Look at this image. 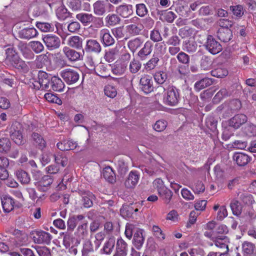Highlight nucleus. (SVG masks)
<instances>
[{"mask_svg": "<svg viewBox=\"0 0 256 256\" xmlns=\"http://www.w3.org/2000/svg\"><path fill=\"white\" fill-rule=\"evenodd\" d=\"M164 98V104L169 106H176L180 100V90L174 86H168Z\"/></svg>", "mask_w": 256, "mask_h": 256, "instance_id": "f257e3e1", "label": "nucleus"}, {"mask_svg": "<svg viewBox=\"0 0 256 256\" xmlns=\"http://www.w3.org/2000/svg\"><path fill=\"white\" fill-rule=\"evenodd\" d=\"M229 238L226 236H218L214 240L215 246L218 248V256H228Z\"/></svg>", "mask_w": 256, "mask_h": 256, "instance_id": "f03ea898", "label": "nucleus"}, {"mask_svg": "<svg viewBox=\"0 0 256 256\" xmlns=\"http://www.w3.org/2000/svg\"><path fill=\"white\" fill-rule=\"evenodd\" d=\"M60 75L64 81L68 84H75L80 78L78 72L70 68L62 70L60 72Z\"/></svg>", "mask_w": 256, "mask_h": 256, "instance_id": "7ed1b4c3", "label": "nucleus"}, {"mask_svg": "<svg viewBox=\"0 0 256 256\" xmlns=\"http://www.w3.org/2000/svg\"><path fill=\"white\" fill-rule=\"evenodd\" d=\"M204 46L209 52L212 54H218L222 49L221 44L211 35L207 36L206 41Z\"/></svg>", "mask_w": 256, "mask_h": 256, "instance_id": "20e7f679", "label": "nucleus"}, {"mask_svg": "<svg viewBox=\"0 0 256 256\" xmlns=\"http://www.w3.org/2000/svg\"><path fill=\"white\" fill-rule=\"evenodd\" d=\"M42 40L50 50L58 48L60 45V40L56 35L50 34L44 35L42 37Z\"/></svg>", "mask_w": 256, "mask_h": 256, "instance_id": "39448f33", "label": "nucleus"}, {"mask_svg": "<svg viewBox=\"0 0 256 256\" xmlns=\"http://www.w3.org/2000/svg\"><path fill=\"white\" fill-rule=\"evenodd\" d=\"M52 77L45 72L40 70L38 74V81L36 84H34L36 88L42 90L48 89L49 88V84Z\"/></svg>", "mask_w": 256, "mask_h": 256, "instance_id": "423d86ee", "label": "nucleus"}, {"mask_svg": "<svg viewBox=\"0 0 256 256\" xmlns=\"http://www.w3.org/2000/svg\"><path fill=\"white\" fill-rule=\"evenodd\" d=\"M140 18L134 16L130 20V22L134 23L126 26L128 32L132 36L140 34L144 28L143 26L140 24Z\"/></svg>", "mask_w": 256, "mask_h": 256, "instance_id": "0eeeda50", "label": "nucleus"}, {"mask_svg": "<svg viewBox=\"0 0 256 256\" xmlns=\"http://www.w3.org/2000/svg\"><path fill=\"white\" fill-rule=\"evenodd\" d=\"M32 238L35 244L48 245L50 243L52 236L49 232L40 230L36 232Z\"/></svg>", "mask_w": 256, "mask_h": 256, "instance_id": "6e6552de", "label": "nucleus"}, {"mask_svg": "<svg viewBox=\"0 0 256 256\" xmlns=\"http://www.w3.org/2000/svg\"><path fill=\"white\" fill-rule=\"evenodd\" d=\"M99 34L100 42L104 47L111 46L115 44L116 40L108 29H102L100 30Z\"/></svg>", "mask_w": 256, "mask_h": 256, "instance_id": "1a4fd4ad", "label": "nucleus"}, {"mask_svg": "<svg viewBox=\"0 0 256 256\" xmlns=\"http://www.w3.org/2000/svg\"><path fill=\"white\" fill-rule=\"evenodd\" d=\"M248 121V117L242 114H235L232 118L228 120V124L230 126L235 130L239 128L242 126L246 124Z\"/></svg>", "mask_w": 256, "mask_h": 256, "instance_id": "9d476101", "label": "nucleus"}, {"mask_svg": "<svg viewBox=\"0 0 256 256\" xmlns=\"http://www.w3.org/2000/svg\"><path fill=\"white\" fill-rule=\"evenodd\" d=\"M62 52L65 57L71 62H75L80 60L82 58V55L80 52H77L73 48H72L67 46L63 48Z\"/></svg>", "mask_w": 256, "mask_h": 256, "instance_id": "9b49d317", "label": "nucleus"}, {"mask_svg": "<svg viewBox=\"0 0 256 256\" xmlns=\"http://www.w3.org/2000/svg\"><path fill=\"white\" fill-rule=\"evenodd\" d=\"M140 88L144 92L148 94L154 90L152 78L148 75L142 76L140 80Z\"/></svg>", "mask_w": 256, "mask_h": 256, "instance_id": "f8f14e48", "label": "nucleus"}, {"mask_svg": "<svg viewBox=\"0 0 256 256\" xmlns=\"http://www.w3.org/2000/svg\"><path fill=\"white\" fill-rule=\"evenodd\" d=\"M243 256H256V246L254 244L248 240L242 244Z\"/></svg>", "mask_w": 256, "mask_h": 256, "instance_id": "ddd939ff", "label": "nucleus"}, {"mask_svg": "<svg viewBox=\"0 0 256 256\" xmlns=\"http://www.w3.org/2000/svg\"><path fill=\"white\" fill-rule=\"evenodd\" d=\"M84 50L87 52L99 54L102 51V46L97 40L89 39L86 40Z\"/></svg>", "mask_w": 256, "mask_h": 256, "instance_id": "4468645a", "label": "nucleus"}, {"mask_svg": "<svg viewBox=\"0 0 256 256\" xmlns=\"http://www.w3.org/2000/svg\"><path fill=\"white\" fill-rule=\"evenodd\" d=\"M116 248L113 256H126L128 251V244L121 238L117 240Z\"/></svg>", "mask_w": 256, "mask_h": 256, "instance_id": "2eb2a0df", "label": "nucleus"}, {"mask_svg": "<svg viewBox=\"0 0 256 256\" xmlns=\"http://www.w3.org/2000/svg\"><path fill=\"white\" fill-rule=\"evenodd\" d=\"M32 144L38 149L42 150L46 146V143L43 137L39 134L32 132L30 139Z\"/></svg>", "mask_w": 256, "mask_h": 256, "instance_id": "dca6fc26", "label": "nucleus"}, {"mask_svg": "<svg viewBox=\"0 0 256 256\" xmlns=\"http://www.w3.org/2000/svg\"><path fill=\"white\" fill-rule=\"evenodd\" d=\"M82 204L85 208H90L93 205L92 200L94 198V194L88 190L82 191Z\"/></svg>", "mask_w": 256, "mask_h": 256, "instance_id": "f3484780", "label": "nucleus"}, {"mask_svg": "<svg viewBox=\"0 0 256 256\" xmlns=\"http://www.w3.org/2000/svg\"><path fill=\"white\" fill-rule=\"evenodd\" d=\"M111 5L108 1L97 0L93 4L94 12L96 15L102 16L104 15L108 5Z\"/></svg>", "mask_w": 256, "mask_h": 256, "instance_id": "a211bd4d", "label": "nucleus"}, {"mask_svg": "<svg viewBox=\"0 0 256 256\" xmlns=\"http://www.w3.org/2000/svg\"><path fill=\"white\" fill-rule=\"evenodd\" d=\"M232 158L236 164L240 166H245L252 160L250 156L243 152H235Z\"/></svg>", "mask_w": 256, "mask_h": 256, "instance_id": "6ab92c4d", "label": "nucleus"}, {"mask_svg": "<svg viewBox=\"0 0 256 256\" xmlns=\"http://www.w3.org/2000/svg\"><path fill=\"white\" fill-rule=\"evenodd\" d=\"M84 38L78 36H73L70 37L67 40L68 47L75 50L82 48Z\"/></svg>", "mask_w": 256, "mask_h": 256, "instance_id": "aec40b11", "label": "nucleus"}, {"mask_svg": "<svg viewBox=\"0 0 256 256\" xmlns=\"http://www.w3.org/2000/svg\"><path fill=\"white\" fill-rule=\"evenodd\" d=\"M153 44L152 42L148 40L145 42L144 46L138 52V56L141 60H146L148 56L152 53Z\"/></svg>", "mask_w": 256, "mask_h": 256, "instance_id": "412c9836", "label": "nucleus"}, {"mask_svg": "<svg viewBox=\"0 0 256 256\" xmlns=\"http://www.w3.org/2000/svg\"><path fill=\"white\" fill-rule=\"evenodd\" d=\"M56 146L62 151L73 150L78 146V144L72 140H64L58 142Z\"/></svg>", "mask_w": 256, "mask_h": 256, "instance_id": "4be33fe9", "label": "nucleus"}, {"mask_svg": "<svg viewBox=\"0 0 256 256\" xmlns=\"http://www.w3.org/2000/svg\"><path fill=\"white\" fill-rule=\"evenodd\" d=\"M139 178L140 176L136 171H131L128 178L125 180V186L128 188H134L137 184Z\"/></svg>", "mask_w": 256, "mask_h": 256, "instance_id": "5701e85b", "label": "nucleus"}, {"mask_svg": "<svg viewBox=\"0 0 256 256\" xmlns=\"http://www.w3.org/2000/svg\"><path fill=\"white\" fill-rule=\"evenodd\" d=\"M217 36L221 42H228L232 37V32L228 28H220L217 32Z\"/></svg>", "mask_w": 256, "mask_h": 256, "instance_id": "b1692460", "label": "nucleus"}, {"mask_svg": "<svg viewBox=\"0 0 256 256\" xmlns=\"http://www.w3.org/2000/svg\"><path fill=\"white\" fill-rule=\"evenodd\" d=\"M110 67V64L106 66L104 65V64H100L95 66L94 70L96 74L98 76L102 78H106L110 75V70L109 68Z\"/></svg>", "mask_w": 256, "mask_h": 256, "instance_id": "393cba45", "label": "nucleus"}, {"mask_svg": "<svg viewBox=\"0 0 256 256\" xmlns=\"http://www.w3.org/2000/svg\"><path fill=\"white\" fill-rule=\"evenodd\" d=\"M99 248L98 244L88 240L84 244L82 256H89V253L94 252Z\"/></svg>", "mask_w": 256, "mask_h": 256, "instance_id": "a878e982", "label": "nucleus"}, {"mask_svg": "<svg viewBox=\"0 0 256 256\" xmlns=\"http://www.w3.org/2000/svg\"><path fill=\"white\" fill-rule=\"evenodd\" d=\"M116 12L122 17L126 18L133 14V7L132 4H122L116 8Z\"/></svg>", "mask_w": 256, "mask_h": 256, "instance_id": "bb28decb", "label": "nucleus"}, {"mask_svg": "<svg viewBox=\"0 0 256 256\" xmlns=\"http://www.w3.org/2000/svg\"><path fill=\"white\" fill-rule=\"evenodd\" d=\"M38 32L34 28H26L20 30L19 32V36L21 38L30 40L36 37Z\"/></svg>", "mask_w": 256, "mask_h": 256, "instance_id": "cd10ccee", "label": "nucleus"}, {"mask_svg": "<svg viewBox=\"0 0 256 256\" xmlns=\"http://www.w3.org/2000/svg\"><path fill=\"white\" fill-rule=\"evenodd\" d=\"M115 244V238L114 236H110L104 243L101 250L102 252L106 254H110L112 252Z\"/></svg>", "mask_w": 256, "mask_h": 256, "instance_id": "c85d7f7f", "label": "nucleus"}, {"mask_svg": "<svg viewBox=\"0 0 256 256\" xmlns=\"http://www.w3.org/2000/svg\"><path fill=\"white\" fill-rule=\"evenodd\" d=\"M120 50L118 47L109 48L106 50L104 55V60L108 62H114L119 56Z\"/></svg>", "mask_w": 256, "mask_h": 256, "instance_id": "c756f323", "label": "nucleus"}, {"mask_svg": "<svg viewBox=\"0 0 256 256\" xmlns=\"http://www.w3.org/2000/svg\"><path fill=\"white\" fill-rule=\"evenodd\" d=\"M144 240L142 230L136 229L134 234L133 244L137 249L140 250L142 248Z\"/></svg>", "mask_w": 256, "mask_h": 256, "instance_id": "7c9ffc66", "label": "nucleus"}, {"mask_svg": "<svg viewBox=\"0 0 256 256\" xmlns=\"http://www.w3.org/2000/svg\"><path fill=\"white\" fill-rule=\"evenodd\" d=\"M102 174L104 178L108 182L113 184L116 182V174L110 166L105 167L102 170Z\"/></svg>", "mask_w": 256, "mask_h": 256, "instance_id": "2f4dec72", "label": "nucleus"}, {"mask_svg": "<svg viewBox=\"0 0 256 256\" xmlns=\"http://www.w3.org/2000/svg\"><path fill=\"white\" fill-rule=\"evenodd\" d=\"M76 18L80 20L84 26H87L94 21L95 17L91 14L80 13L76 14Z\"/></svg>", "mask_w": 256, "mask_h": 256, "instance_id": "473e14b6", "label": "nucleus"}, {"mask_svg": "<svg viewBox=\"0 0 256 256\" xmlns=\"http://www.w3.org/2000/svg\"><path fill=\"white\" fill-rule=\"evenodd\" d=\"M128 62H116L112 69L113 73L116 75L124 74L127 70Z\"/></svg>", "mask_w": 256, "mask_h": 256, "instance_id": "72a5a7b5", "label": "nucleus"}, {"mask_svg": "<svg viewBox=\"0 0 256 256\" xmlns=\"http://www.w3.org/2000/svg\"><path fill=\"white\" fill-rule=\"evenodd\" d=\"M7 60L10 62L12 66L15 68L23 70L27 68V66L25 62L21 60L17 55L12 56Z\"/></svg>", "mask_w": 256, "mask_h": 256, "instance_id": "f704fd0d", "label": "nucleus"}, {"mask_svg": "<svg viewBox=\"0 0 256 256\" xmlns=\"http://www.w3.org/2000/svg\"><path fill=\"white\" fill-rule=\"evenodd\" d=\"M52 88L57 92L62 91L64 87V84L62 80L58 76H52L50 80Z\"/></svg>", "mask_w": 256, "mask_h": 256, "instance_id": "c9c22d12", "label": "nucleus"}, {"mask_svg": "<svg viewBox=\"0 0 256 256\" xmlns=\"http://www.w3.org/2000/svg\"><path fill=\"white\" fill-rule=\"evenodd\" d=\"M14 200L10 196H5L2 199V204L4 210L9 212L14 208Z\"/></svg>", "mask_w": 256, "mask_h": 256, "instance_id": "e433bc0d", "label": "nucleus"}, {"mask_svg": "<svg viewBox=\"0 0 256 256\" xmlns=\"http://www.w3.org/2000/svg\"><path fill=\"white\" fill-rule=\"evenodd\" d=\"M213 80L212 78H204L202 80L196 82L194 84V89L196 90L199 92L211 84H212Z\"/></svg>", "mask_w": 256, "mask_h": 256, "instance_id": "4c0bfd02", "label": "nucleus"}, {"mask_svg": "<svg viewBox=\"0 0 256 256\" xmlns=\"http://www.w3.org/2000/svg\"><path fill=\"white\" fill-rule=\"evenodd\" d=\"M160 20L169 23H172L176 18V14L172 11L168 10H162L160 12Z\"/></svg>", "mask_w": 256, "mask_h": 256, "instance_id": "58836bf2", "label": "nucleus"}, {"mask_svg": "<svg viewBox=\"0 0 256 256\" xmlns=\"http://www.w3.org/2000/svg\"><path fill=\"white\" fill-rule=\"evenodd\" d=\"M16 174L17 179L22 184H28L30 181V174L26 172L24 170H18L16 172Z\"/></svg>", "mask_w": 256, "mask_h": 256, "instance_id": "ea45409f", "label": "nucleus"}, {"mask_svg": "<svg viewBox=\"0 0 256 256\" xmlns=\"http://www.w3.org/2000/svg\"><path fill=\"white\" fill-rule=\"evenodd\" d=\"M120 22V18L116 14H109L105 18L106 26L108 27L115 26Z\"/></svg>", "mask_w": 256, "mask_h": 256, "instance_id": "a19ab883", "label": "nucleus"}, {"mask_svg": "<svg viewBox=\"0 0 256 256\" xmlns=\"http://www.w3.org/2000/svg\"><path fill=\"white\" fill-rule=\"evenodd\" d=\"M158 194L160 198L166 204H168L170 202L173 196L172 192L167 188H164V189L158 192Z\"/></svg>", "mask_w": 256, "mask_h": 256, "instance_id": "79ce46f5", "label": "nucleus"}, {"mask_svg": "<svg viewBox=\"0 0 256 256\" xmlns=\"http://www.w3.org/2000/svg\"><path fill=\"white\" fill-rule=\"evenodd\" d=\"M159 61V57L156 54H154L152 57L144 64V68L146 72L152 70L157 66Z\"/></svg>", "mask_w": 256, "mask_h": 256, "instance_id": "37998d69", "label": "nucleus"}, {"mask_svg": "<svg viewBox=\"0 0 256 256\" xmlns=\"http://www.w3.org/2000/svg\"><path fill=\"white\" fill-rule=\"evenodd\" d=\"M63 238V244L66 248L70 247L71 246L76 244L79 245L80 241L68 234H64Z\"/></svg>", "mask_w": 256, "mask_h": 256, "instance_id": "c03bdc74", "label": "nucleus"}, {"mask_svg": "<svg viewBox=\"0 0 256 256\" xmlns=\"http://www.w3.org/2000/svg\"><path fill=\"white\" fill-rule=\"evenodd\" d=\"M56 15L59 20H64L70 16V12L64 5H61L56 9Z\"/></svg>", "mask_w": 256, "mask_h": 256, "instance_id": "a18cd8bd", "label": "nucleus"}, {"mask_svg": "<svg viewBox=\"0 0 256 256\" xmlns=\"http://www.w3.org/2000/svg\"><path fill=\"white\" fill-rule=\"evenodd\" d=\"M76 233L78 236L84 238L88 234V222L84 220L76 228Z\"/></svg>", "mask_w": 256, "mask_h": 256, "instance_id": "49530a36", "label": "nucleus"}, {"mask_svg": "<svg viewBox=\"0 0 256 256\" xmlns=\"http://www.w3.org/2000/svg\"><path fill=\"white\" fill-rule=\"evenodd\" d=\"M10 137L14 142L18 145H21L24 144L22 136L20 130H11Z\"/></svg>", "mask_w": 256, "mask_h": 256, "instance_id": "de8ad7c7", "label": "nucleus"}, {"mask_svg": "<svg viewBox=\"0 0 256 256\" xmlns=\"http://www.w3.org/2000/svg\"><path fill=\"white\" fill-rule=\"evenodd\" d=\"M228 74V70L226 68L222 67L217 68L211 71L212 76L218 78L225 77Z\"/></svg>", "mask_w": 256, "mask_h": 256, "instance_id": "09e8293b", "label": "nucleus"}, {"mask_svg": "<svg viewBox=\"0 0 256 256\" xmlns=\"http://www.w3.org/2000/svg\"><path fill=\"white\" fill-rule=\"evenodd\" d=\"M143 41L139 38H136L133 40H130L128 43V46L132 52H134L137 48H140Z\"/></svg>", "mask_w": 256, "mask_h": 256, "instance_id": "8fccbe9b", "label": "nucleus"}, {"mask_svg": "<svg viewBox=\"0 0 256 256\" xmlns=\"http://www.w3.org/2000/svg\"><path fill=\"white\" fill-rule=\"evenodd\" d=\"M136 14L140 17L143 18L148 14V10L145 4H138L136 5Z\"/></svg>", "mask_w": 256, "mask_h": 256, "instance_id": "3c124183", "label": "nucleus"}, {"mask_svg": "<svg viewBox=\"0 0 256 256\" xmlns=\"http://www.w3.org/2000/svg\"><path fill=\"white\" fill-rule=\"evenodd\" d=\"M142 64L139 60L134 58L130 63L129 70L133 74L137 73L141 68Z\"/></svg>", "mask_w": 256, "mask_h": 256, "instance_id": "603ef678", "label": "nucleus"}, {"mask_svg": "<svg viewBox=\"0 0 256 256\" xmlns=\"http://www.w3.org/2000/svg\"><path fill=\"white\" fill-rule=\"evenodd\" d=\"M11 148V142L8 138L0 139V152H8Z\"/></svg>", "mask_w": 256, "mask_h": 256, "instance_id": "864d4df0", "label": "nucleus"}, {"mask_svg": "<svg viewBox=\"0 0 256 256\" xmlns=\"http://www.w3.org/2000/svg\"><path fill=\"white\" fill-rule=\"evenodd\" d=\"M241 107V102L238 99L232 100L228 104V108L231 113L239 110Z\"/></svg>", "mask_w": 256, "mask_h": 256, "instance_id": "5fc2aeb1", "label": "nucleus"}, {"mask_svg": "<svg viewBox=\"0 0 256 256\" xmlns=\"http://www.w3.org/2000/svg\"><path fill=\"white\" fill-rule=\"evenodd\" d=\"M16 235L15 238L16 244L18 246L26 245L28 242V237L26 234H15Z\"/></svg>", "mask_w": 256, "mask_h": 256, "instance_id": "6e6d98bb", "label": "nucleus"}, {"mask_svg": "<svg viewBox=\"0 0 256 256\" xmlns=\"http://www.w3.org/2000/svg\"><path fill=\"white\" fill-rule=\"evenodd\" d=\"M194 30L188 26H186L178 30V35L182 38H184L192 36Z\"/></svg>", "mask_w": 256, "mask_h": 256, "instance_id": "4d7b16f0", "label": "nucleus"}, {"mask_svg": "<svg viewBox=\"0 0 256 256\" xmlns=\"http://www.w3.org/2000/svg\"><path fill=\"white\" fill-rule=\"evenodd\" d=\"M155 81L159 84H163L168 78L167 74L162 71H158L154 76Z\"/></svg>", "mask_w": 256, "mask_h": 256, "instance_id": "13d9d810", "label": "nucleus"}, {"mask_svg": "<svg viewBox=\"0 0 256 256\" xmlns=\"http://www.w3.org/2000/svg\"><path fill=\"white\" fill-rule=\"evenodd\" d=\"M230 206L234 215L239 216L241 214L242 208L238 200H233L230 202Z\"/></svg>", "mask_w": 256, "mask_h": 256, "instance_id": "bf43d9fd", "label": "nucleus"}, {"mask_svg": "<svg viewBox=\"0 0 256 256\" xmlns=\"http://www.w3.org/2000/svg\"><path fill=\"white\" fill-rule=\"evenodd\" d=\"M45 99L48 102L55 103L58 105L62 104V101L60 98L56 96V94L52 93H46L44 94Z\"/></svg>", "mask_w": 256, "mask_h": 256, "instance_id": "052dcab7", "label": "nucleus"}, {"mask_svg": "<svg viewBox=\"0 0 256 256\" xmlns=\"http://www.w3.org/2000/svg\"><path fill=\"white\" fill-rule=\"evenodd\" d=\"M54 160L56 164H60L62 167L66 166L68 163V158L62 154L54 155Z\"/></svg>", "mask_w": 256, "mask_h": 256, "instance_id": "680f3d73", "label": "nucleus"}, {"mask_svg": "<svg viewBox=\"0 0 256 256\" xmlns=\"http://www.w3.org/2000/svg\"><path fill=\"white\" fill-rule=\"evenodd\" d=\"M244 132L248 136H256V126L252 124H248L244 129Z\"/></svg>", "mask_w": 256, "mask_h": 256, "instance_id": "e2e57ef3", "label": "nucleus"}, {"mask_svg": "<svg viewBox=\"0 0 256 256\" xmlns=\"http://www.w3.org/2000/svg\"><path fill=\"white\" fill-rule=\"evenodd\" d=\"M104 92L107 96L110 98H114L117 94L116 88L111 85H107L105 86Z\"/></svg>", "mask_w": 256, "mask_h": 256, "instance_id": "0e129e2a", "label": "nucleus"}, {"mask_svg": "<svg viewBox=\"0 0 256 256\" xmlns=\"http://www.w3.org/2000/svg\"><path fill=\"white\" fill-rule=\"evenodd\" d=\"M20 52L24 57L26 59L31 60L34 58V52L26 46H24L21 48Z\"/></svg>", "mask_w": 256, "mask_h": 256, "instance_id": "69168bd1", "label": "nucleus"}, {"mask_svg": "<svg viewBox=\"0 0 256 256\" xmlns=\"http://www.w3.org/2000/svg\"><path fill=\"white\" fill-rule=\"evenodd\" d=\"M66 4L72 10H78L81 9L82 2L80 0H67Z\"/></svg>", "mask_w": 256, "mask_h": 256, "instance_id": "338daca9", "label": "nucleus"}, {"mask_svg": "<svg viewBox=\"0 0 256 256\" xmlns=\"http://www.w3.org/2000/svg\"><path fill=\"white\" fill-rule=\"evenodd\" d=\"M35 248L39 256H52L50 249L46 246H36Z\"/></svg>", "mask_w": 256, "mask_h": 256, "instance_id": "774afa93", "label": "nucleus"}]
</instances>
